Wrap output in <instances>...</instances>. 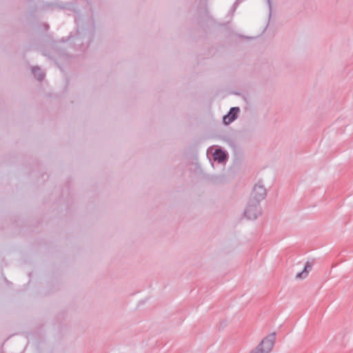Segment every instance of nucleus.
<instances>
[{
  "instance_id": "1",
  "label": "nucleus",
  "mask_w": 353,
  "mask_h": 353,
  "mask_svg": "<svg viewBox=\"0 0 353 353\" xmlns=\"http://www.w3.org/2000/svg\"><path fill=\"white\" fill-rule=\"evenodd\" d=\"M275 341L276 333L272 332L264 337L249 353H270L274 346Z\"/></svg>"
},
{
  "instance_id": "2",
  "label": "nucleus",
  "mask_w": 353,
  "mask_h": 353,
  "mask_svg": "<svg viewBox=\"0 0 353 353\" xmlns=\"http://www.w3.org/2000/svg\"><path fill=\"white\" fill-rule=\"evenodd\" d=\"M266 196V189L264 185L261 183H256L250 194L249 200L254 203H259L263 201Z\"/></svg>"
},
{
  "instance_id": "3",
  "label": "nucleus",
  "mask_w": 353,
  "mask_h": 353,
  "mask_svg": "<svg viewBox=\"0 0 353 353\" xmlns=\"http://www.w3.org/2000/svg\"><path fill=\"white\" fill-rule=\"evenodd\" d=\"M261 207L259 203H254L250 200L248 201L244 211V215L247 219L254 220L261 214Z\"/></svg>"
},
{
  "instance_id": "4",
  "label": "nucleus",
  "mask_w": 353,
  "mask_h": 353,
  "mask_svg": "<svg viewBox=\"0 0 353 353\" xmlns=\"http://www.w3.org/2000/svg\"><path fill=\"white\" fill-rule=\"evenodd\" d=\"M239 111L240 109L238 107L231 108L229 113L223 117V123L225 124H230V123L234 121L236 119L237 114Z\"/></svg>"
},
{
  "instance_id": "5",
  "label": "nucleus",
  "mask_w": 353,
  "mask_h": 353,
  "mask_svg": "<svg viewBox=\"0 0 353 353\" xmlns=\"http://www.w3.org/2000/svg\"><path fill=\"white\" fill-rule=\"evenodd\" d=\"M311 270H312V265L309 262H307L304 266L303 271L296 274V279H305L307 276L308 273Z\"/></svg>"
},
{
  "instance_id": "6",
  "label": "nucleus",
  "mask_w": 353,
  "mask_h": 353,
  "mask_svg": "<svg viewBox=\"0 0 353 353\" xmlns=\"http://www.w3.org/2000/svg\"><path fill=\"white\" fill-rule=\"evenodd\" d=\"M213 158L214 161L221 163L225 159L226 154L222 150L216 149L213 154Z\"/></svg>"
},
{
  "instance_id": "7",
  "label": "nucleus",
  "mask_w": 353,
  "mask_h": 353,
  "mask_svg": "<svg viewBox=\"0 0 353 353\" xmlns=\"http://www.w3.org/2000/svg\"><path fill=\"white\" fill-rule=\"evenodd\" d=\"M32 72L33 74L34 75V77H37L39 81L43 80L45 74L41 71L40 68H39L37 66L32 67Z\"/></svg>"
},
{
  "instance_id": "8",
  "label": "nucleus",
  "mask_w": 353,
  "mask_h": 353,
  "mask_svg": "<svg viewBox=\"0 0 353 353\" xmlns=\"http://www.w3.org/2000/svg\"><path fill=\"white\" fill-rule=\"evenodd\" d=\"M267 3L269 6L270 9H271V0H266Z\"/></svg>"
}]
</instances>
